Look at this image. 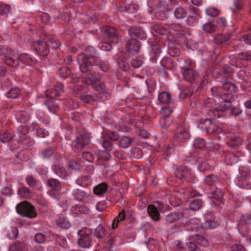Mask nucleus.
<instances>
[{"mask_svg":"<svg viewBox=\"0 0 251 251\" xmlns=\"http://www.w3.org/2000/svg\"><path fill=\"white\" fill-rule=\"evenodd\" d=\"M125 212L123 210L120 212L119 215L115 218L112 223V228L115 229L118 227V223L125 220Z\"/></svg>","mask_w":251,"mask_h":251,"instance_id":"obj_38","label":"nucleus"},{"mask_svg":"<svg viewBox=\"0 0 251 251\" xmlns=\"http://www.w3.org/2000/svg\"><path fill=\"white\" fill-rule=\"evenodd\" d=\"M0 56L3 57L6 65L16 67L19 65L18 53L11 49H8L0 46Z\"/></svg>","mask_w":251,"mask_h":251,"instance_id":"obj_3","label":"nucleus"},{"mask_svg":"<svg viewBox=\"0 0 251 251\" xmlns=\"http://www.w3.org/2000/svg\"><path fill=\"white\" fill-rule=\"evenodd\" d=\"M174 45H175V46H178V45L177 41H176V44L175 43V42L168 43L169 53L170 54L171 56H178L179 55V50L178 49L176 48V47L174 48Z\"/></svg>","mask_w":251,"mask_h":251,"instance_id":"obj_31","label":"nucleus"},{"mask_svg":"<svg viewBox=\"0 0 251 251\" xmlns=\"http://www.w3.org/2000/svg\"><path fill=\"white\" fill-rule=\"evenodd\" d=\"M107 189V185L105 183H102L94 187L93 189L94 193L100 195L106 192Z\"/></svg>","mask_w":251,"mask_h":251,"instance_id":"obj_34","label":"nucleus"},{"mask_svg":"<svg viewBox=\"0 0 251 251\" xmlns=\"http://www.w3.org/2000/svg\"><path fill=\"white\" fill-rule=\"evenodd\" d=\"M175 139L180 142L185 141L189 138V133L186 128L179 125L174 135Z\"/></svg>","mask_w":251,"mask_h":251,"instance_id":"obj_18","label":"nucleus"},{"mask_svg":"<svg viewBox=\"0 0 251 251\" xmlns=\"http://www.w3.org/2000/svg\"><path fill=\"white\" fill-rule=\"evenodd\" d=\"M52 169L56 175L62 178H65L68 175L66 170L59 164L54 165Z\"/></svg>","mask_w":251,"mask_h":251,"instance_id":"obj_25","label":"nucleus"},{"mask_svg":"<svg viewBox=\"0 0 251 251\" xmlns=\"http://www.w3.org/2000/svg\"><path fill=\"white\" fill-rule=\"evenodd\" d=\"M14 135L8 131H3L0 133V141L5 143L10 141L13 139Z\"/></svg>","mask_w":251,"mask_h":251,"instance_id":"obj_40","label":"nucleus"},{"mask_svg":"<svg viewBox=\"0 0 251 251\" xmlns=\"http://www.w3.org/2000/svg\"><path fill=\"white\" fill-rule=\"evenodd\" d=\"M95 237L98 239L103 238L105 235V230L102 225H99L95 229L94 232Z\"/></svg>","mask_w":251,"mask_h":251,"instance_id":"obj_33","label":"nucleus"},{"mask_svg":"<svg viewBox=\"0 0 251 251\" xmlns=\"http://www.w3.org/2000/svg\"><path fill=\"white\" fill-rule=\"evenodd\" d=\"M102 32L107 36L109 40L114 43H118L120 40L119 34L117 30L110 26H105L102 28Z\"/></svg>","mask_w":251,"mask_h":251,"instance_id":"obj_14","label":"nucleus"},{"mask_svg":"<svg viewBox=\"0 0 251 251\" xmlns=\"http://www.w3.org/2000/svg\"><path fill=\"white\" fill-rule=\"evenodd\" d=\"M18 60L27 65H32L37 62V60L35 59L32 58L29 54L26 53H22L19 55H18Z\"/></svg>","mask_w":251,"mask_h":251,"instance_id":"obj_22","label":"nucleus"},{"mask_svg":"<svg viewBox=\"0 0 251 251\" xmlns=\"http://www.w3.org/2000/svg\"><path fill=\"white\" fill-rule=\"evenodd\" d=\"M77 62L79 65L80 70L83 73L90 71L93 65L90 58L84 53L78 55Z\"/></svg>","mask_w":251,"mask_h":251,"instance_id":"obj_10","label":"nucleus"},{"mask_svg":"<svg viewBox=\"0 0 251 251\" xmlns=\"http://www.w3.org/2000/svg\"><path fill=\"white\" fill-rule=\"evenodd\" d=\"M173 111H160V124L162 128H167L172 124L171 116Z\"/></svg>","mask_w":251,"mask_h":251,"instance_id":"obj_16","label":"nucleus"},{"mask_svg":"<svg viewBox=\"0 0 251 251\" xmlns=\"http://www.w3.org/2000/svg\"><path fill=\"white\" fill-rule=\"evenodd\" d=\"M143 153V151L140 148L136 147L131 150L130 156L133 158L139 159L142 156Z\"/></svg>","mask_w":251,"mask_h":251,"instance_id":"obj_45","label":"nucleus"},{"mask_svg":"<svg viewBox=\"0 0 251 251\" xmlns=\"http://www.w3.org/2000/svg\"><path fill=\"white\" fill-rule=\"evenodd\" d=\"M181 27L179 24H174L169 27L155 25L154 28L157 33L166 36L164 39L168 43L175 42L176 44L177 38H179L181 35L180 31Z\"/></svg>","mask_w":251,"mask_h":251,"instance_id":"obj_1","label":"nucleus"},{"mask_svg":"<svg viewBox=\"0 0 251 251\" xmlns=\"http://www.w3.org/2000/svg\"><path fill=\"white\" fill-rule=\"evenodd\" d=\"M126 46L130 53L136 54L139 51L141 45L137 40L130 39L126 42Z\"/></svg>","mask_w":251,"mask_h":251,"instance_id":"obj_19","label":"nucleus"},{"mask_svg":"<svg viewBox=\"0 0 251 251\" xmlns=\"http://www.w3.org/2000/svg\"><path fill=\"white\" fill-rule=\"evenodd\" d=\"M94 90L99 93L106 90L105 85L100 81H99L92 87Z\"/></svg>","mask_w":251,"mask_h":251,"instance_id":"obj_59","label":"nucleus"},{"mask_svg":"<svg viewBox=\"0 0 251 251\" xmlns=\"http://www.w3.org/2000/svg\"><path fill=\"white\" fill-rule=\"evenodd\" d=\"M211 90L213 95L218 96L223 90L227 92V95H228L229 94L235 93L237 91V88L234 84L226 82L224 83L223 87L212 88Z\"/></svg>","mask_w":251,"mask_h":251,"instance_id":"obj_11","label":"nucleus"},{"mask_svg":"<svg viewBox=\"0 0 251 251\" xmlns=\"http://www.w3.org/2000/svg\"><path fill=\"white\" fill-rule=\"evenodd\" d=\"M17 130L21 138V141L24 142V139L26 137V135L29 131L28 127L25 126L21 125L18 127Z\"/></svg>","mask_w":251,"mask_h":251,"instance_id":"obj_42","label":"nucleus"},{"mask_svg":"<svg viewBox=\"0 0 251 251\" xmlns=\"http://www.w3.org/2000/svg\"><path fill=\"white\" fill-rule=\"evenodd\" d=\"M99 81V79L96 75V73L91 72L88 73L87 76L85 80L86 84L88 85H91L92 87H93L95 84H96Z\"/></svg>","mask_w":251,"mask_h":251,"instance_id":"obj_24","label":"nucleus"},{"mask_svg":"<svg viewBox=\"0 0 251 251\" xmlns=\"http://www.w3.org/2000/svg\"><path fill=\"white\" fill-rule=\"evenodd\" d=\"M176 177L182 181H191L193 180L194 175L191 170L186 167H180L175 171Z\"/></svg>","mask_w":251,"mask_h":251,"instance_id":"obj_9","label":"nucleus"},{"mask_svg":"<svg viewBox=\"0 0 251 251\" xmlns=\"http://www.w3.org/2000/svg\"><path fill=\"white\" fill-rule=\"evenodd\" d=\"M92 229L84 227L78 231L79 238L78 239V244L79 247L83 248H88L92 243V239L90 235L92 233Z\"/></svg>","mask_w":251,"mask_h":251,"instance_id":"obj_5","label":"nucleus"},{"mask_svg":"<svg viewBox=\"0 0 251 251\" xmlns=\"http://www.w3.org/2000/svg\"><path fill=\"white\" fill-rule=\"evenodd\" d=\"M212 198L213 202L221 201H222L223 193L221 189L217 188L211 193Z\"/></svg>","mask_w":251,"mask_h":251,"instance_id":"obj_37","label":"nucleus"},{"mask_svg":"<svg viewBox=\"0 0 251 251\" xmlns=\"http://www.w3.org/2000/svg\"><path fill=\"white\" fill-rule=\"evenodd\" d=\"M229 140L227 142V145L229 147L238 146L241 144L242 140L240 138L231 135L228 137Z\"/></svg>","mask_w":251,"mask_h":251,"instance_id":"obj_39","label":"nucleus"},{"mask_svg":"<svg viewBox=\"0 0 251 251\" xmlns=\"http://www.w3.org/2000/svg\"><path fill=\"white\" fill-rule=\"evenodd\" d=\"M220 223L215 220L206 221L201 224V226L205 229H211L218 227Z\"/></svg>","mask_w":251,"mask_h":251,"instance_id":"obj_29","label":"nucleus"},{"mask_svg":"<svg viewBox=\"0 0 251 251\" xmlns=\"http://www.w3.org/2000/svg\"><path fill=\"white\" fill-rule=\"evenodd\" d=\"M148 212L153 220L158 221L159 219V212L154 205L151 204L148 206Z\"/></svg>","mask_w":251,"mask_h":251,"instance_id":"obj_28","label":"nucleus"},{"mask_svg":"<svg viewBox=\"0 0 251 251\" xmlns=\"http://www.w3.org/2000/svg\"><path fill=\"white\" fill-rule=\"evenodd\" d=\"M47 185L51 189L55 191H60L62 189L61 182L55 178H51L47 181Z\"/></svg>","mask_w":251,"mask_h":251,"instance_id":"obj_27","label":"nucleus"},{"mask_svg":"<svg viewBox=\"0 0 251 251\" xmlns=\"http://www.w3.org/2000/svg\"><path fill=\"white\" fill-rule=\"evenodd\" d=\"M132 142L131 139L127 136H122L119 139V146L123 149L129 147Z\"/></svg>","mask_w":251,"mask_h":251,"instance_id":"obj_36","label":"nucleus"},{"mask_svg":"<svg viewBox=\"0 0 251 251\" xmlns=\"http://www.w3.org/2000/svg\"><path fill=\"white\" fill-rule=\"evenodd\" d=\"M55 99H50L47 100L45 104L48 106L49 110L59 108V104Z\"/></svg>","mask_w":251,"mask_h":251,"instance_id":"obj_46","label":"nucleus"},{"mask_svg":"<svg viewBox=\"0 0 251 251\" xmlns=\"http://www.w3.org/2000/svg\"><path fill=\"white\" fill-rule=\"evenodd\" d=\"M23 246L22 243L13 244L9 247V251H21Z\"/></svg>","mask_w":251,"mask_h":251,"instance_id":"obj_63","label":"nucleus"},{"mask_svg":"<svg viewBox=\"0 0 251 251\" xmlns=\"http://www.w3.org/2000/svg\"><path fill=\"white\" fill-rule=\"evenodd\" d=\"M238 156L232 152H228L226 155V161L228 165H232L238 161Z\"/></svg>","mask_w":251,"mask_h":251,"instance_id":"obj_32","label":"nucleus"},{"mask_svg":"<svg viewBox=\"0 0 251 251\" xmlns=\"http://www.w3.org/2000/svg\"><path fill=\"white\" fill-rule=\"evenodd\" d=\"M82 158L86 161L91 162L94 160L93 154L89 151H84L82 153Z\"/></svg>","mask_w":251,"mask_h":251,"instance_id":"obj_60","label":"nucleus"},{"mask_svg":"<svg viewBox=\"0 0 251 251\" xmlns=\"http://www.w3.org/2000/svg\"><path fill=\"white\" fill-rule=\"evenodd\" d=\"M230 37V36L229 35H224L222 33H219L215 35L213 38V41L216 45H223L228 42Z\"/></svg>","mask_w":251,"mask_h":251,"instance_id":"obj_23","label":"nucleus"},{"mask_svg":"<svg viewBox=\"0 0 251 251\" xmlns=\"http://www.w3.org/2000/svg\"><path fill=\"white\" fill-rule=\"evenodd\" d=\"M90 142V136L88 133H83L77 136L75 141V144L74 147V151H77L87 145Z\"/></svg>","mask_w":251,"mask_h":251,"instance_id":"obj_13","label":"nucleus"},{"mask_svg":"<svg viewBox=\"0 0 251 251\" xmlns=\"http://www.w3.org/2000/svg\"><path fill=\"white\" fill-rule=\"evenodd\" d=\"M97 65H99L100 69L104 72H107L110 69V66L108 63L104 61L99 60Z\"/></svg>","mask_w":251,"mask_h":251,"instance_id":"obj_61","label":"nucleus"},{"mask_svg":"<svg viewBox=\"0 0 251 251\" xmlns=\"http://www.w3.org/2000/svg\"><path fill=\"white\" fill-rule=\"evenodd\" d=\"M237 184L241 188L250 189L251 188L250 171H242L240 173V176L238 179Z\"/></svg>","mask_w":251,"mask_h":251,"instance_id":"obj_8","label":"nucleus"},{"mask_svg":"<svg viewBox=\"0 0 251 251\" xmlns=\"http://www.w3.org/2000/svg\"><path fill=\"white\" fill-rule=\"evenodd\" d=\"M97 98L101 101H105L110 98V94L106 90L99 93L97 95Z\"/></svg>","mask_w":251,"mask_h":251,"instance_id":"obj_52","label":"nucleus"},{"mask_svg":"<svg viewBox=\"0 0 251 251\" xmlns=\"http://www.w3.org/2000/svg\"><path fill=\"white\" fill-rule=\"evenodd\" d=\"M143 62V61L141 58H137L132 60L131 66L135 69L138 68L142 65Z\"/></svg>","mask_w":251,"mask_h":251,"instance_id":"obj_62","label":"nucleus"},{"mask_svg":"<svg viewBox=\"0 0 251 251\" xmlns=\"http://www.w3.org/2000/svg\"><path fill=\"white\" fill-rule=\"evenodd\" d=\"M181 68L183 70L182 74L185 80L193 83L198 80L199 75L195 70L188 68L181 67Z\"/></svg>","mask_w":251,"mask_h":251,"instance_id":"obj_15","label":"nucleus"},{"mask_svg":"<svg viewBox=\"0 0 251 251\" xmlns=\"http://www.w3.org/2000/svg\"><path fill=\"white\" fill-rule=\"evenodd\" d=\"M207 15L211 17H216L220 13V10L215 7H208L206 9Z\"/></svg>","mask_w":251,"mask_h":251,"instance_id":"obj_50","label":"nucleus"},{"mask_svg":"<svg viewBox=\"0 0 251 251\" xmlns=\"http://www.w3.org/2000/svg\"><path fill=\"white\" fill-rule=\"evenodd\" d=\"M215 25L212 23L209 22L204 24L202 26V29L207 33H212L215 31Z\"/></svg>","mask_w":251,"mask_h":251,"instance_id":"obj_47","label":"nucleus"},{"mask_svg":"<svg viewBox=\"0 0 251 251\" xmlns=\"http://www.w3.org/2000/svg\"><path fill=\"white\" fill-rule=\"evenodd\" d=\"M202 205L201 200H194L190 203V209L193 211L199 210Z\"/></svg>","mask_w":251,"mask_h":251,"instance_id":"obj_43","label":"nucleus"},{"mask_svg":"<svg viewBox=\"0 0 251 251\" xmlns=\"http://www.w3.org/2000/svg\"><path fill=\"white\" fill-rule=\"evenodd\" d=\"M63 84L57 83L54 88L49 89L46 91V96L50 99H55L60 95V93L63 91Z\"/></svg>","mask_w":251,"mask_h":251,"instance_id":"obj_17","label":"nucleus"},{"mask_svg":"<svg viewBox=\"0 0 251 251\" xmlns=\"http://www.w3.org/2000/svg\"><path fill=\"white\" fill-rule=\"evenodd\" d=\"M25 181L29 187H34L38 183V181L31 175H27L25 177Z\"/></svg>","mask_w":251,"mask_h":251,"instance_id":"obj_49","label":"nucleus"},{"mask_svg":"<svg viewBox=\"0 0 251 251\" xmlns=\"http://www.w3.org/2000/svg\"><path fill=\"white\" fill-rule=\"evenodd\" d=\"M204 125L207 133L208 134H218L223 131L221 127L212 124L210 119L205 120Z\"/></svg>","mask_w":251,"mask_h":251,"instance_id":"obj_20","label":"nucleus"},{"mask_svg":"<svg viewBox=\"0 0 251 251\" xmlns=\"http://www.w3.org/2000/svg\"><path fill=\"white\" fill-rule=\"evenodd\" d=\"M158 100L160 103L164 105L161 110L176 109L179 107L180 102H173L172 100L171 95L167 92L164 91L159 93L158 96Z\"/></svg>","mask_w":251,"mask_h":251,"instance_id":"obj_4","label":"nucleus"},{"mask_svg":"<svg viewBox=\"0 0 251 251\" xmlns=\"http://www.w3.org/2000/svg\"><path fill=\"white\" fill-rule=\"evenodd\" d=\"M152 51L153 53V58L156 60L162 53L161 46L159 44H154L151 46Z\"/></svg>","mask_w":251,"mask_h":251,"instance_id":"obj_44","label":"nucleus"},{"mask_svg":"<svg viewBox=\"0 0 251 251\" xmlns=\"http://www.w3.org/2000/svg\"><path fill=\"white\" fill-rule=\"evenodd\" d=\"M240 221L246 224L251 225V212L242 215Z\"/></svg>","mask_w":251,"mask_h":251,"instance_id":"obj_58","label":"nucleus"},{"mask_svg":"<svg viewBox=\"0 0 251 251\" xmlns=\"http://www.w3.org/2000/svg\"><path fill=\"white\" fill-rule=\"evenodd\" d=\"M238 58L243 61H250L251 60V54L247 52H242L239 54Z\"/></svg>","mask_w":251,"mask_h":251,"instance_id":"obj_64","label":"nucleus"},{"mask_svg":"<svg viewBox=\"0 0 251 251\" xmlns=\"http://www.w3.org/2000/svg\"><path fill=\"white\" fill-rule=\"evenodd\" d=\"M45 38L48 39V43L49 44L50 48H51L52 49H57L60 47V43L57 40H54L53 38H51L49 35L47 34V36Z\"/></svg>","mask_w":251,"mask_h":251,"instance_id":"obj_41","label":"nucleus"},{"mask_svg":"<svg viewBox=\"0 0 251 251\" xmlns=\"http://www.w3.org/2000/svg\"><path fill=\"white\" fill-rule=\"evenodd\" d=\"M220 179V178L218 176L212 174L205 176V182L207 185L211 186L218 182Z\"/></svg>","mask_w":251,"mask_h":251,"instance_id":"obj_35","label":"nucleus"},{"mask_svg":"<svg viewBox=\"0 0 251 251\" xmlns=\"http://www.w3.org/2000/svg\"><path fill=\"white\" fill-rule=\"evenodd\" d=\"M205 142L203 139L198 138L195 139L194 142V146L198 149L202 150L205 147Z\"/></svg>","mask_w":251,"mask_h":251,"instance_id":"obj_51","label":"nucleus"},{"mask_svg":"<svg viewBox=\"0 0 251 251\" xmlns=\"http://www.w3.org/2000/svg\"><path fill=\"white\" fill-rule=\"evenodd\" d=\"M16 210L19 214L28 218H32L37 216L34 206L26 201L18 204Z\"/></svg>","mask_w":251,"mask_h":251,"instance_id":"obj_6","label":"nucleus"},{"mask_svg":"<svg viewBox=\"0 0 251 251\" xmlns=\"http://www.w3.org/2000/svg\"><path fill=\"white\" fill-rule=\"evenodd\" d=\"M47 33L41 30L40 33V39L33 43L34 50L36 53L40 56H45L49 54L50 52L49 44L48 43V39L45 38Z\"/></svg>","mask_w":251,"mask_h":251,"instance_id":"obj_2","label":"nucleus"},{"mask_svg":"<svg viewBox=\"0 0 251 251\" xmlns=\"http://www.w3.org/2000/svg\"><path fill=\"white\" fill-rule=\"evenodd\" d=\"M20 89L17 88H14L10 89L8 93H6V97L8 98L15 99L20 94Z\"/></svg>","mask_w":251,"mask_h":251,"instance_id":"obj_48","label":"nucleus"},{"mask_svg":"<svg viewBox=\"0 0 251 251\" xmlns=\"http://www.w3.org/2000/svg\"><path fill=\"white\" fill-rule=\"evenodd\" d=\"M184 213L180 211L173 212L166 216V222L168 224L174 223L182 218Z\"/></svg>","mask_w":251,"mask_h":251,"instance_id":"obj_21","label":"nucleus"},{"mask_svg":"<svg viewBox=\"0 0 251 251\" xmlns=\"http://www.w3.org/2000/svg\"><path fill=\"white\" fill-rule=\"evenodd\" d=\"M199 21L198 17L196 16L189 15L186 19V22L189 26H193Z\"/></svg>","mask_w":251,"mask_h":251,"instance_id":"obj_56","label":"nucleus"},{"mask_svg":"<svg viewBox=\"0 0 251 251\" xmlns=\"http://www.w3.org/2000/svg\"><path fill=\"white\" fill-rule=\"evenodd\" d=\"M161 64L165 69H170L173 67L172 60L169 57L162 58Z\"/></svg>","mask_w":251,"mask_h":251,"instance_id":"obj_53","label":"nucleus"},{"mask_svg":"<svg viewBox=\"0 0 251 251\" xmlns=\"http://www.w3.org/2000/svg\"><path fill=\"white\" fill-rule=\"evenodd\" d=\"M174 15L176 19H184L187 16V10L182 6H178L175 9Z\"/></svg>","mask_w":251,"mask_h":251,"instance_id":"obj_26","label":"nucleus"},{"mask_svg":"<svg viewBox=\"0 0 251 251\" xmlns=\"http://www.w3.org/2000/svg\"><path fill=\"white\" fill-rule=\"evenodd\" d=\"M189 240L186 245L190 251H196L197 249V245L206 246L208 244L207 240L203 236L198 234L191 236Z\"/></svg>","mask_w":251,"mask_h":251,"instance_id":"obj_7","label":"nucleus"},{"mask_svg":"<svg viewBox=\"0 0 251 251\" xmlns=\"http://www.w3.org/2000/svg\"><path fill=\"white\" fill-rule=\"evenodd\" d=\"M80 99L85 103H90L95 100V98L93 96L85 94L81 95Z\"/></svg>","mask_w":251,"mask_h":251,"instance_id":"obj_57","label":"nucleus"},{"mask_svg":"<svg viewBox=\"0 0 251 251\" xmlns=\"http://www.w3.org/2000/svg\"><path fill=\"white\" fill-rule=\"evenodd\" d=\"M221 107H222L221 110H233L234 109L232 107L231 101L229 100H225L221 102Z\"/></svg>","mask_w":251,"mask_h":251,"instance_id":"obj_55","label":"nucleus"},{"mask_svg":"<svg viewBox=\"0 0 251 251\" xmlns=\"http://www.w3.org/2000/svg\"><path fill=\"white\" fill-rule=\"evenodd\" d=\"M223 77L226 80H228L231 77L232 74V69L230 67H224L223 69Z\"/></svg>","mask_w":251,"mask_h":251,"instance_id":"obj_54","label":"nucleus"},{"mask_svg":"<svg viewBox=\"0 0 251 251\" xmlns=\"http://www.w3.org/2000/svg\"><path fill=\"white\" fill-rule=\"evenodd\" d=\"M128 32L129 36L131 38V39L132 40H143L147 38L145 32L141 27L135 26H131L128 29Z\"/></svg>","mask_w":251,"mask_h":251,"instance_id":"obj_12","label":"nucleus"},{"mask_svg":"<svg viewBox=\"0 0 251 251\" xmlns=\"http://www.w3.org/2000/svg\"><path fill=\"white\" fill-rule=\"evenodd\" d=\"M18 194L21 197L24 199H30L32 197L31 192L26 187H21L19 188Z\"/></svg>","mask_w":251,"mask_h":251,"instance_id":"obj_30","label":"nucleus"}]
</instances>
